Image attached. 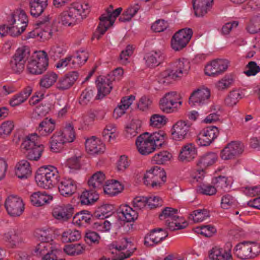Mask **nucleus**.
<instances>
[{
	"instance_id": "nucleus-1",
	"label": "nucleus",
	"mask_w": 260,
	"mask_h": 260,
	"mask_svg": "<svg viewBox=\"0 0 260 260\" xmlns=\"http://www.w3.org/2000/svg\"><path fill=\"white\" fill-rule=\"evenodd\" d=\"M90 7L86 2L73 3L58 16V22L64 26L73 27L80 23L90 12Z\"/></svg>"
},
{
	"instance_id": "nucleus-2",
	"label": "nucleus",
	"mask_w": 260,
	"mask_h": 260,
	"mask_svg": "<svg viewBox=\"0 0 260 260\" xmlns=\"http://www.w3.org/2000/svg\"><path fill=\"white\" fill-rule=\"evenodd\" d=\"M167 140V135L162 131L152 133L145 132L139 136L136 140L138 151L143 155H148L155 150L164 146Z\"/></svg>"
},
{
	"instance_id": "nucleus-3",
	"label": "nucleus",
	"mask_w": 260,
	"mask_h": 260,
	"mask_svg": "<svg viewBox=\"0 0 260 260\" xmlns=\"http://www.w3.org/2000/svg\"><path fill=\"white\" fill-rule=\"evenodd\" d=\"M175 71L168 69L159 73L157 79L158 82L168 85L171 83L172 80L186 76L190 71V62L186 58L179 59L175 62Z\"/></svg>"
},
{
	"instance_id": "nucleus-4",
	"label": "nucleus",
	"mask_w": 260,
	"mask_h": 260,
	"mask_svg": "<svg viewBox=\"0 0 260 260\" xmlns=\"http://www.w3.org/2000/svg\"><path fill=\"white\" fill-rule=\"evenodd\" d=\"M35 179L38 186L44 189L51 188L59 180V173L54 166L43 167L37 171Z\"/></svg>"
},
{
	"instance_id": "nucleus-5",
	"label": "nucleus",
	"mask_w": 260,
	"mask_h": 260,
	"mask_svg": "<svg viewBox=\"0 0 260 260\" xmlns=\"http://www.w3.org/2000/svg\"><path fill=\"white\" fill-rule=\"evenodd\" d=\"M8 23L10 26V36L17 37L25 30L28 25V19L24 10L17 9L11 13Z\"/></svg>"
},
{
	"instance_id": "nucleus-6",
	"label": "nucleus",
	"mask_w": 260,
	"mask_h": 260,
	"mask_svg": "<svg viewBox=\"0 0 260 260\" xmlns=\"http://www.w3.org/2000/svg\"><path fill=\"white\" fill-rule=\"evenodd\" d=\"M122 10V8L120 7L113 11V7L110 6L106 10V12L100 17V23L96 32L94 34V37L98 40L100 39L101 36L107 31L108 28L113 25Z\"/></svg>"
},
{
	"instance_id": "nucleus-7",
	"label": "nucleus",
	"mask_w": 260,
	"mask_h": 260,
	"mask_svg": "<svg viewBox=\"0 0 260 260\" xmlns=\"http://www.w3.org/2000/svg\"><path fill=\"white\" fill-rule=\"evenodd\" d=\"M234 252L241 259H252L260 253V244L256 242H241L235 246Z\"/></svg>"
},
{
	"instance_id": "nucleus-8",
	"label": "nucleus",
	"mask_w": 260,
	"mask_h": 260,
	"mask_svg": "<svg viewBox=\"0 0 260 260\" xmlns=\"http://www.w3.org/2000/svg\"><path fill=\"white\" fill-rule=\"evenodd\" d=\"M182 104L180 94L175 91L166 93L159 101V108L165 113L176 112Z\"/></svg>"
},
{
	"instance_id": "nucleus-9",
	"label": "nucleus",
	"mask_w": 260,
	"mask_h": 260,
	"mask_svg": "<svg viewBox=\"0 0 260 260\" xmlns=\"http://www.w3.org/2000/svg\"><path fill=\"white\" fill-rule=\"evenodd\" d=\"M48 60L46 53L44 51H36L28 61L27 69L31 74L39 75L46 70Z\"/></svg>"
},
{
	"instance_id": "nucleus-10",
	"label": "nucleus",
	"mask_w": 260,
	"mask_h": 260,
	"mask_svg": "<svg viewBox=\"0 0 260 260\" xmlns=\"http://www.w3.org/2000/svg\"><path fill=\"white\" fill-rule=\"evenodd\" d=\"M178 210L171 207H166L159 215L161 220L164 221L168 228L171 231L182 229L185 228L186 223L181 222L183 219L177 215Z\"/></svg>"
},
{
	"instance_id": "nucleus-11",
	"label": "nucleus",
	"mask_w": 260,
	"mask_h": 260,
	"mask_svg": "<svg viewBox=\"0 0 260 260\" xmlns=\"http://www.w3.org/2000/svg\"><path fill=\"white\" fill-rule=\"evenodd\" d=\"M166 180V172L158 166L153 167L147 170L143 178V182L146 185L156 188L160 187Z\"/></svg>"
},
{
	"instance_id": "nucleus-12",
	"label": "nucleus",
	"mask_w": 260,
	"mask_h": 260,
	"mask_svg": "<svg viewBox=\"0 0 260 260\" xmlns=\"http://www.w3.org/2000/svg\"><path fill=\"white\" fill-rule=\"evenodd\" d=\"M192 30L189 28L179 30L172 37L171 45L175 51H180L185 48L192 36Z\"/></svg>"
},
{
	"instance_id": "nucleus-13",
	"label": "nucleus",
	"mask_w": 260,
	"mask_h": 260,
	"mask_svg": "<svg viewBox=\"0 0 260 260\" xmlns=\"http://www.w3.org/2000/svg\"><path fill=\"white\" fill-rule=\"evenodd\" d=\"M29 56V52L27 49L24 47L19 48L10 60V69L16 73L22 72Z\"/></svg>"
},
{
	"instance_id": "nucleus-14",
	"label": "nucleus",
	"mask_w": 260,
	"mask_h": 260,
	"mask_svg": "<svg viewBox=\"0 0 260 260\" xmlns=\"http://www.w3.org/2000/svg\"><path fill=\"white\" fill-rule=\"evenodd\" d=\"M210 90L205 86L195 89L189 98V104L191 106H202L208 104L210 101Z\"/></svg>"
},
{
	"instance_id": "nucleus-15",
	"label": "nucleus",
	"mask_w": 260,
	"mask_h": 260,
	"mask_svg": "<svg viewBox=\"0 0 260 260\" xmlns=\"http://www.w3.org/2000/svg\"><path fill=\"white\" fill-rule=\"evenodd\" d=\"M50 19L49 15L46 16L44 19V22H41L36 25V27L31 31L29 32L26 36V39L37 38L43 40L48 39L51 37L57 31L56 28H47L44 29L45 23L48 22Z\"/></svg>"
},
{
	"instance_id": "nucleus-16",
	"label": "nucleus",
	"mask_w": 260,
	"mask_h": 260,
	"mask_svg": "<svg viewBox=\"0 0 260 260\" xmlns=\"http://www.w3.org/2000/svg\"><path fill=\"white\" fill-rule=\"evenodd\" d=\"M5 206L11 216H19L24 211V204L22 199L16 195H10L6 200Z\"/></svg>"
},
{
	"instance_id": "nucleus-17",
	"label": "nucleus",
	"mask_w": 260,
	"mask_h": 260,
	"mask_svg": "<svg viewBox=\"0 0 260 260\" xmlns=\"http://www.w3.org/2000/svg\"><path fill=\"white\" fill-rule=\"evenodd\" d=\"M229 65V61L227 59H214L206 65L204 69L205 74L210 77L218 76L227 70Z\"/></svg>"
},
{
	"instance_id": "nucleus-18",
	"label": "nucleus",
	"mask_w": 260,
	"mask_h": 260,
	"mask_svg": "<svg viewBox=\"0 0 260 260\" xmlns=\"http://www.w3.org/2000/svg\"><path fill=\"white\" fill-rule=\"evenodd\" d=\"M219 131L217 127L210 126L203 129L199 134L197 143L201 146L210 145L217 138Z\"/></svg>"
},
{
	"instance_id": "nucleus-19",
	"label": "nucleus",
	"mask_w": 260,
	"mask_h": 260,
	"mask_svg": "<svg viewBox=\"0 0 260 260\" xmlns=\"http://www.w3.org/2000/svg\"><path fill=\"white\" fill-rule=\"evenodd\" d=\"M231 245L223 247L215 245L209 251V257L212 260H234Z\"/></svg>"
},
{
	"instance_id": "nucleus-20",
	"label": "nucleus",
	"mask_w": 260,
	"mask_h": 260,
	"mask_svg": "<svg viewBox=\"0 0 260 260\" xmlns=\"http://www.w3.org/2000/svg\"><path fill=\"white\" fill-rule=\"evenodd\" d=\"M244 145L238 141L228 143L222 150L220 156L223 160H229L242 154L244 151Z\"/></svg>"
},
{
	"instance_id": "nucleus-21",
	"label": "nucleus",
	"mask_w": 260,
	"mask_h": 260,
	"mask_svg": "<svg viewBox=\"0 0 260 260\" xmlns=\"http://www.w3.org/2000/svg\"><path fill=\"white\" fill-rule=\"evenodd\" d=\"M74 208L72 205H55L52 209V215L57 220L64 222L68 220L73 215Z\"/></svg>"
},
{
	"instance_id": "nucleus-22",
	"label": "nucleus",
	"mask_w": 260,
	"mask_h": 260,
	"mask_svg": "<svg viewBox=\"0 0 260 260\" xmlns=\"http://www.w3.org/2000/svg\"><path fill=\"white\" fill-rule=\"evenodd\" d=\"M85 147L87 153L92 155L101 154L106 150L104 143L99 138L94 136L86 140Z\"/></svg>"
},
{
	"instance_id": "nucleus-23",
	"label": "nucleus",
	"mask_w": 260,
	"mask_h": 260,
	"mask_svg": "<svg viewBox=\"0 0 260 260\" xmlns=\"http://www.w3.org/2000/svg\"><path fill=\"white\" fill-rule=\"evenodd\" d=\"M3 239L13 248L19 247L24 241L20 232L15 229L6 232L3 235Z\"/></svg>"
},
{
	"instance_id": "nucleus-24",
	"label": "nucleus",
	"mask_w": 260,
	"mask_h": 260,
	"mask_svg": "<svg viewBox=\"0 0 260 260\" xmlns=\"http://www.w3.org/2000/svg\"><path fill=\"white\" fill-rule=\"evenodd\" d=\"M110 77V76H100L96 80L98 93L96 99H102L110 92L112 88V85Z\"/></svg>"
},
{
	"instance_id": "nucleus-25",
	"label": "nucleus",
	"mask_w": 260,
	"mask_h": 260,
	"mask_svg": "<svg viewBox=\"0 0 260 260\" xmlns=\"http://www.w3.org/2000/svg\"><path fill=\"white\" fill-rule=\"evenodd\" d=\"M213 2V0H192L194 15L199 17L204 16L212 9Z\"/></svg>"
},
{
	"instance_id": "nucleus-26",
	"label": "nucleus",
	"mask_w": 260,
	"mask_h": 260,
	"mask_svg": "<svg viewBox=\"0 0 260 260\" xmlns=\"http://www.w3.org/2000/svg\"><path fill=\"white\" fill-rule=\"evenodd\" d=\"M168 235L167 232L163 229H154L145 237L144 243L148 246L155 245L163 241Z\"/></svg>"
},
{
	"instance_id": "nucleus-27",
	"label": "nucleus",
	"mask_w": 260,
	"mask_h": 260,
	"mask_svg": "<svg viewBox=\"0 0 260 260\" xmlns=\"http://www.w3.org/2000/svg\"><path fill=\"white\" fill-rule=\"evenodd\" d=\"M189 125L185 121L180 120L176 122L171 128L172 138L176 141L185 139L188 131Z\"/></svg>"
},
{
	"instance_id": "nucleus-28",
	"label": "nucleus",
	"mask_w": 260,
	"mask_h": 260,
	"mask_svg": "<svg viewBox=\"0 0 260 260\" xmlns=\"http://www.w3.org/2000/svg\"><path fill=\"white\" fill-rule=\"evenodd\" d=\"M77 189L76 182L70 178H64L58 185L60 193L64 197L73 194Z\"/></svg>"
},
{
	"instance_id": "nucleus-29",
	"label": "nucleus",
	"mask_w": 260,
	"mask_h": 260,
	"mask_svg": "<svg viewBox=\"0 0 260 260\" xmlns=\"http://www.w3.org/2000/svg\"><path fill=\"white\" fill-rule=\"evenodd\" d=\"M197 149L194 145L189 143L183 146L181 149L178 158L182 162H190L197 156Z\"/></svg>"
},
{
	"instance_id": "nucleus-30",
	"label": "nucleus",
	"mask_w": 260,
	"mask_h": 260,
	"mask_svg": "<svg viewBox=\"0 0 260 260\" xmlns=\"http://www.w3.org/2000/svg\"><path fill=\"white\" fill-rule=\"evenodd\" d=\"M79 76L77 72H71L60 78L56 85V88L60 91L69 89L75 83Z\"/></svg>"
},
{
	"instance_id": "nucleus-31",
	"label": "nucleus",
	"mask_w": 260,
	"mask_h": 260,
	"mask_svg": "<svg viewBox=\"0 0 260 260\" xmlns=\"http://www.w3.org/2000/svg\"><path fill=\"white\" fill-rule=\"evenodd\" d=\"M53 200L51 194H47L45 191H37L32 193L30 197V201L35 207H41L49 204Z\"/></svg>"
},
{
	"instance_id": "nucleus-32",
	"label": "nucleus",
	"mask_w": 260,
	"mask_h": 260,
	"mask_svg": "<svg viewBox=\"0 0 260 260\" xmlns=\"http://www.w3.org/2000/svg\"><path fill=\"white\" fill-rule=\"evenodd\" d=\"M106 181L105 173L102 171H98L90 177L88 183L90 188L96 191L103 190Z\"/></svg>"
},
{
	"instance_id": "nucleus-33",
	"label": "nucleus",
	"mask_w": 260,
	"mask_h": 260,
	"mask_svg": "<svg viewBox=\"0 0 260 260\" xmlns=\"http://www.w3.org/2000/svg\"><path fill=\"white\" fill-rule=\"evenodd\" d=\"M49 0H29L30 13L32 16H41L48 6Z\"/></svg>"
},
{
	"instance_id": "nucleus-34",
	"label": "nucleus",
	"mask_w": 260,
	"mask_h": 260,
	"mask_svg": "<svg viewBox=\"0 0 260 260\" xmlns=\"http://www.w3.org/2000/svg\"><path fill=\"white\" fill-rule=\"evenodd\" d=\"M32 88L27 86L22 91L13 95L9 100V104L12 107L19 106L24 103L32 93Z\"/></svg>"
},
{
	"instance_id": "nucleus-35",
	"label": "nucleus",
	"mask_w": 260,
	"mask_h": 260,
	"mask_svg": "<svg viewBox=\"0 0 260 260\" xmlns=\"http://www.w3.org/2000/svg\"><path fill=\"white\" fill-rule=\"evenodd\" d=\"M55 122L52 119L46 118L41 122L37 129L38 136L47 137L55 129Z\"/></svg>"
},
{
	"instance_id": "nucleus-36",
	"label": "nucleus",
	"mask_w": 260,
	"mask_h": 260,
	"mask_svg": "<svg viewBox=\"0 0 260 260\" xmlns=\"http://www.w3.org/2000/svg\"><path fill=\"white\" fill-rule=\"evenodd\" d=\"M123 189V185L122 183L114 179L107 180L103 189L106 194L111 196L118 194Z\"/></svg>"
},
{
	"instance_id": "nucleus-37",
	"label": "nucleus",
	"mask_w": 260,
	"mask_h": 260,
	"mask_svg": "<svg viewBox=\"0 0 260 260\" xmlns=\"http://www.w3.org/2000/svg\"><path fill=\"white\" fill-rule=\"evenodd\" d=\"M148 67L158 66L164 59V53L161 50H152L146 54L144 58Z\"/></svg>"
},
{
	"instance_id": "nucleus-38",
	"label": "nucleus",
	"mask_w": 260,
	"mask_h": 260,
	"mask_svg": "<svg viewBox=\"0 0 260 260\" xmlns=\"http://www.w3.org/2000/svg\"><path fill=\"white\" fill-rule=\"evenodd\" d=\"M105 113L102 112L99 116H96L94 112L88 113L87 115L83 116L78 119L80 125L79 129H86L89 125H90L95 118L97 119L102 120L104 118Z\"/></svg>"
},
{
	"instance_id": "nucleus-39",
	"label": "nucleus",
	"mask_w": 260,
	"mask_h": 260,
	"mask_svg": "<svg viewBox=\"0 0 260 260\" xmlns=\"http://www.w3.org/2000/svg\"><path fill=\"white\" fill-rule=\"evenodd\" d=\"M30 164L26 160L19 161L15 167L16 175L19 178H26L31 174Z\"/></svg>"
},
{
	"instance_id": "nucleus-40",
	"label": "nucleus",
	"mask_w": 260,
	"mask_h": 260,
	"mask_svg": "<svg viewBox=\"0 0 260 260\" xmlns=\"http://www.w3.org/2000/svg\"><path fill=\"white\" fill-rule=\"evenodd\" d=\"M65 143L61 136V131L56 132L50 138V149L51 151L57 152L60 151Z\"/></svg>"
},
{
	"instance_id": "nucleus-41",
	"label": "nucleus",
	"mask_w": 260,
	"mask_h": 260,
	"mask_svg": "<svg viewBox=\"0 0 260 260\" xmlns=\"http://www.w3.org/2000/svg\"><path fill=\"white\" fill-rule=\"evenodd\" d=\"M218 159L216 153L209 152L203 155L199 159L197 165L201 168H206L214 165Z\"/></svg>"
},
{
	"instance_id": "nucleus-42",
	"label": "nucleus",
	"mask_w": 260,
	"mask_h": 260,
	"mask_svg": "<svg viewBox=\"0 0 260 260\" xmlns=\"http://www.w3.org/2000/svg\"><path fill=\"white\" fill-rule=\"evenodd\" d=\"M53 230L51 228L44 227L35 231V236L42 242L48 243L52 240Z\"/></svg>"
},
{
	"instance_id": "nucleus-43",
	"label": "nucleus",
	"mask_w": 260,
	"mask_h": 260,
	"mask_svg": "<svg viewBox=\"0 0 260 260\" xmlns=\"http://www.w3.org/2000/svg\"><path fill=\"white\" fill-rule=\"evenodd\" d=\"M41 144L39 136L36 133L28 135L23 141L21 148L29 151L30 150Z\"/></svg>"
},
{
	"instance_id": "nucleus-44",
	"label": "nucleus",
	"mask_w": 260,
	"mask_h": 260,
	"mask_svg": "<svg viewBox=\"0 0 260 260\" xmlns=\"http://www.w3.org/2000/svg\"><path fill=\"white\" fill-rule=\"evenodd\" d=\"M81 153H78L76 155L69 158L65 161L64 163V165L69 169V171L70 173H75L76 171L80 169L81 167Z\"/></svg>"
},
{
	"instance_id": "nucleus-45",
	"label": "nucleus",
	"mask_w": 260,
	"mask_h": 260,
	"mask_svg": "<svg viewBox=\"0 0 260 260\" xmlns=\"http://www.w3.org/2000/svg\"><path fill=\"white\" fill-rule=\"evenodd\" d=\"M120 213L126 222H131L136 220L138 217V213L136 210H134L127 205H121L120 207Z\"/></svg>"
},
{
	"instance_id": "nucleus-46",
	"label": "nucleus",
	"mask_w": 260,
	"mask_h": 260,
	"mask_svg": "<svg viewBox=\"0 0 260 260\" xmlns=\"http://www.w3.org/2000/svg\"><path fill=\"white\" fill-rule=\"evenodd\" d=\"M58 75L54 72H48L40 80V86L45 89L51 87L57 81Z\"/></svg>"
},
{
	"instance_id": "nucleus-47",
	"label": "nucleus",
	"mask_w": 260,
	"mask_h": 260,
	"mask_svg": "<svg viewBox=\"0 0 260 260\" xmlns=\"http://www.w3.org/2000/svg\"><path fill=\"white\" fill-rule=\"evenodd\" d=\"M91 218L92 215L89 212L83 211L76 214L73 217L72 222L74 225L82 226L85 224L89 223Z\"/></svg>"
},
{
	"instance_id": "nucleus-48",
	"label": "nucleus",
	"mask_w": 260,
	"mask_h": 260,
	"mask_svg": "<svg viewBox=\"0 0 260 260\" xmlns=\"http://www.w3.org/2000/svg\"><path fill=\"white\" fill-rule=\"evenodd\" d=\"M142 121L139 119L132 120L126 126L125 132L127 137L132 138L140 132Z\"/></svg>"
},
{
	"instance_id": "nucleus-49",
	"label": "nucleus",
	"mask_w": 260,
	"mask_h": 260,
	"mask_svg": "<svg viewBox=\"0 0 260 260\" xmlns=\"http://www.w3.org/2000/svg\"><path fill=\"white\" fill-rule=\"evenodd\" d=\"M221 207L223 209L237 208L239 206L237 200L230 194H225L222 196L220 202Z\"/></svg>"
},
{
	"instance_id": "nucleus-50",
	"label": "nucleus",
	"mask_w": 260,
	"mask_h": 260,
	"mask_svg": "<svg viewBox=\"0 0 260 260\" xmlns=\"http://www.w3.org/2000/svg\"><path fill=\"white\" fill-rule=\"evenodd\" d=\"M80 201L82 204L89 205L94 203L99 199V194L96 191L85 190L82 192L80 196Z\"/></svg>"
},
{
	"instance_id": "nucleus-51",
	"label": "nucleus",
	"mask_w": 260,
	"mask_h": 260,
	"mask_svg": "<svg viewBox=\"0 0 260 260\" xmlns=\"http://www.w3.org/2000/svg\"><path fill=\"white\" fill-rule=\"evenodd\" d=\"M209 216V211L207 209H203L193 211L189 215V218L194 222H201L207 219Z\"/></svg>"
},
{
	"instance_id": "nucleus-52",
	"label": "nucleus",
	"mask_w": 260,
	"mask_h": 260,
	"mask_svg": "<svg viewBox=\"0 0 260 260\" xmlns=\"http://www.w3.org/2000/svg\"><path fill=\"white\" fill-rule=\"evenodd\" d=\"M80 232L75 229H67L62 234L61 239L63 242H71L79 240Z\"/></svg>"
},
{
	"instance_id": "nucleus-53",
	"label": "nucleus",
	"mask_w": 260,
	"mask_h": 260,
	"mask_svg": "<svg viewBox=\"0 0 260 260\" xmlns=\"http://www.w3.org/2000/svg\"><path fill=\"white\" fill-rule=\"evenodd\" d=\"M140 9V6L137 4H134L129 6L119 18L121 22L129 21L137 13Z\"/></svg>"
},
{
	"instance_id": "nucleus-54",
	"label": "nucleus",
	"mask_w": 260,
	"mask_h": 260,
	"mask_svg": "<svg viewBox=\"0 0 260 260\" xmlns=\"http://www.w3.org/2000/svg\"><path fill=\"white\" fill-rule=\"evenodd\" d=\"M61 136L65 143H71L74 141L76 135L72 124L68 123L66 125L63 131H61Z\"/></svg>"
},
{
	"instance_id": "nucleus-55",
	"label": "nucleus",
	"mask_w": 260,
	"mask_h": 260,
	"mask_svg": "<svg viewBox=\"0 0 260 260\" xmlns=\"http://www.w3.org/2000/svg\"><path fill=\"white\" fill-rule=\"evenodd\" d=\"M84 250L83 246L80 244H71L64 246V252L69 255L74 256L81 254Z\"/></svg>"
},
{
	"instance_id": "nucleus-56",
	"label": "nucleus",
	"mask_w": 260,
	"mask_h": 260,
	"mask_svg": "<svg viewBox=\"0 0 260 260\" xmlns=\"http://www.w3.org/2000/svg\"><path fill=\"white\" fill-rule=\"evenodd\" d=\"M234 81L232 75H226L215 83V87L218 90H222L229 88Z\"/></svg>"
},
{
	"instance_id": "nucleus-57",
	"label": "nucleus",
	"mask_w": 260,
	"mask_h": 260,
	"mask_svg": "<svg viewBox=\"0 0 260 260\" xmlns=\"http://www.w3.org/2000/svg\"><path fill=\"white\" fill-rule=\"evenodd\" d=\"M167 121L168 119L165 116L155 114L151 116L150 123L151 126L159 128L165 126Z\"/></svg>"
},
{
	"instance_id": "nucleus-58",
	"label": "nucleus",
	"mask_w": 260,
	"mask_h": 260,
	"mask_svg": "<svg viewBox=\"0 0 260 260\" xmlns=\"http://www.w3.org/2000/svg\"><path fill=\"white\" fill-rule=\"evenodd\" d=\"M172 157V154L167 151H162L155 154L152 157V161L156 164H164Z\"/></svg>"
},
{
	"instance_id": "nucleus-59",
	"label": "nucleus",
	"mask_w": 260,
	"mask_h": 260,
	"mask_svg": "<svg viewBox=\"0 0 260 260\" xmlns=\"http://www.w3.org/2000/svg\"><path fill=\"white\" fill-rule=\"evenodd\" d=\"M15 127L14 121L7 120L4 121L0 125V136L5 138L9 136Z\"/></svg>"
},
{
	"instance_id": "nucleus-60",
	"label": "nucleus",
	"mask_w": 260,
	"mask_h": 260,
	"mask_svg": "<svg viewBox=\"0 0 260 260\" xmlns=\"http://www.w3.org/2000/svg\"><path fill=\"white\" fill-rule=\"evenodd\" d=\"M241 98V92L238 90H234L229 94L225 99V104L229 107H233L236 105L239 100Z\"/></svg>"
},
{
	"instance_id": "nucleus-61",
	"label": "nucleus",
	"mask_w": 260,
	"mask_h": 260,
	"mask_svg": "<svg viewBox=\"0 0 260 260\" xmlns=\"http://www.w3.org/2000/svg\"><path fill=\"white\" fill-rule=\"evenodd\" d=\"M88 58V52L82 50L78 51L75 56H72V63L75 68L84 64Z\"/></svg>"
},
{
	"instance_id": "nucleus-62",
	"label": "nucleus",
	"mask_w": 260,
	"mask_h": 260,
	"mask_svg": "<svg viewBox=\"0 0 260 260\" xmlns=\"http://www.w3.org/2000/svg\"><path fill=\"white\" fill-rule=\"evenodd\" d=\"M246 28L251 34H255L260 31V14L254 16L251 19Z\"/></svg>"
},
{
	"instance_id": "nucleus-63",
	"label": "nucleus",
	"mask_w": 260,
	"mask_h": 260,
	"mask_svg": "<svg viewBox=\"0 0 260 260\" xmlns=\"http://www.w3.org/2000/svg\"><path fill=\"white\" fill-rule=\"evenodd\" d=\"M44 150V145L39 144L37 147H35L28 152L27 157L30 160L37 161L40 159Z\"/></svg>"
},
{
	"instance_id": "nucleus-64",
	"label": "nucleus",
	"mask_w": 260,
	"mask_h": 260,
	"mask_svg": "<svg viewBox=\"0 0 260 260\" xmlns=\"http://www.w3.org/2000/svg\"><path fill=\"white\" fill-rule=\"evenodd\" d=\"M196 233L210 237L216 232V228L211 225L197 227L194 229Z\"/></svg>"
}]
</instances>
